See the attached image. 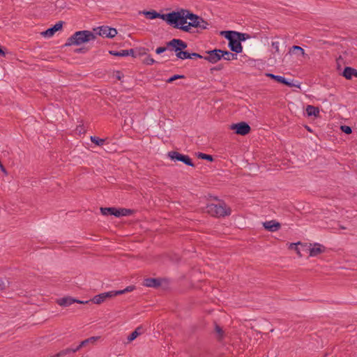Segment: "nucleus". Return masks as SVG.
I'll use <instances>...</instances> for the list:
<instances>
[{
  "label": "nucleus",
  "mask_w": 357,
  "mask_h": 357,
  "mask_svg": "<svg viewBox=\"0 0 357 357\" xmlns=\"http://www.w3.org/2000/svg\"><path fill=\"white\" fill-rule=\"evenodd\" d=\"M191 12L188 10L181 9L178 11H172L167 13V23L175 29H178L184 32L192 33L195 31L188 27L187 20L190 19Z\"/></svg>",
  "instance_id": "nucleus-1"
},
{
  "label": "nucleus",
  "mask_w": 357,
  "mask_h": 357,
  "mask_svg": "<svg viewBox=\"0 0 357 357\" xmlns=\"http://www.w3.org/2000/svg\"><path fill=\"white\" fill-rule=\"evenodd\" d=\"M96 38V36L90 31H78L68 38L65 46L80 45L82 43L89 42Z\"/></svg>",
  "instance_id": "nucleus-2"
},
{
  "label": "nucleus",
  "mask_w": 357,
  "mask_h": 357,
  "mask_svg": "<svg viewBox=\"0 0 357 357\" xmlns=\"http://www.w3.org/2000/svg\"><path fill=\"white\" fill-rule=\"evenodd\" d=\"M206 212L211 216L220 218L229 215L231 213L230 207L222 201L218 204H209L206 206Z\"/></svg>",
  "instance_id": "nucleus-3"
},
{
  "label": "nucleus",
  "mask_w": 357,
  "mask_h": 357,
  "mask_svg": "<svg viewBox=\"0 0 357 357\" xmlns=\"http://www.w3.org/2000/svg\"><path fill=\"white\" fill-rule=\"evenodd\" d=\"M135 289L134 285H130L122 290L111 291L108 292H104L95 296L89 302H93L95 304H100L104 302L107 298H112L114 296L121 295L123 294L130 292Z\"/></svg>",
  "instance_id": "nucleus-4"
},
{
  "label": "nucleus",
  "mask_w": 357,
  "mask_h": 357,
  "mask_svg": "<svg viewBox=\"0 0 357 357\" xmlns=\"http://www.w3.org/2000/svg\"><path fill=\"white\" fill-rule=\"evenodd\" d=\"M100 211L104 215H113L116 217L128 216L130 215L133 213V211L131 209L116 208L114 207H101Z\"/></svg>",
  "instance_id": "nucleus-5"
},
{
  "label": "nucleus",
  "mask_w": 357,
  "mask_h": 357,
  "mask_svg": "<svg viewBox=\"0 0 357 357\" xmlns=\"http://www.w3.org/2000/svg\"><path fill=\"white\" fill-rule=\"evenodd\" d=\"M167 156L174 162H181L183 164L194 167L195 164L188 155L182 154L178 151H172L167 153Z\"/></svg>",
  "instance_id": "nucleus-6"
},
{
  "label": "nucleus",
  "mask_w": 357,
  "mask_h": 357,
  "mask_svg": "<svg viewBox=\"0 0 357 357\" xmlns=\"http://www.w3.org/2000/svg\"><path fill=\"white\" fill-rule=\"evenodd\" d=\"M166 45L168 49L175 52L176 54L179 52L181 50H185L188 47V44L185 41L178 38L172 39L167 42Z\"/></svg>",
  "instance_id": "nucleus-7"
},
{
  "label": "nucleus",
  "mask_w": 357,
  "mask_h": 357,
  "mask_svg": "<svg viewBox=\"0 0 357 357\" xmlns=\"http://www.w3.org/2000/svg\"><path fill=\"white\" fill-rule=\"evenodd\" d=\"M230 128L234 130L236 134L240 135H246L251 130L250 126L243 121L231 124Z\"/></svg>",
  "instance_id": "nucleus-8"
},
{
  "label": "nucleus",
  "mask_w": 357,
  "mask_h": 357,
  "mask_svg": "<svg viewBox=\"0 0 357 357\" xmlns=\"http://www.w3.org/2000/svg\"><path fill=\"white\" fill-rule=\"evenodd\" d=\"M207 56H204V59L211 63H216L222 59V50L215 49L206 52Z\"/></svg>",
  "instance_id": "nucleus-9"
},
{
  "label": "nucleus",
  "mask_w": 357,
  "mask_h": 357,
  "mask_svg": "<svg viewBox=\"0 0 357 357\" xmlns=\"http://www.w3.org/2000/svg\"><path fill=\"white\" fill-rule=\"evenodd\" d=\"M97 29H98L97 34L105 38H112L117 34V31L116 29L111 28L107 26H102L98 27Z\"/></svg>",
  "instance_id": "nucleus-10"
},
{
  "label": "nucleus",
  "mask_w": 357,
  "mask_h": 357,
  "mask_svg": "<svg viewBox=\"0 0 357 357\" xmlns=\"http://www.w3.org/2000/svg\"><path fill=\"white\" fill-rule=\"evenodd\" d=\"M63 24V22L59 21L57 23H56L54 26H52V27L47 29L45 31H43L41 33V35L46 38L52 37L54 36V34L56 31H58L62 29Z\"/></svg>",
  "instance_id": "nucleus-11"
},
{
  "label": "nucleus",
  "mask_w": 357,
  "mask_h": 357,
  "mask_svg": "<svg viewBox=\"0 0 357 357\" xmlns=\"http://www.w3.org/2000/svg\"><path fill=\"white\" fill-rule=\"evenodd\" d=\"M75 303L84 304L89 303V301H81L79 300H77L71 297H63L57 300V303L59 305L64 307L70 306V305Z\"/></svg>",
  "instance_id": "nucleus-12"
},
{
  "label": "nucleus",
  "mask_w": 357,
  "mask_h": 357,
  "mask_svg": "<svg viewBox=\"0 0 357 357\" xmlns=\"http://www.w3.org/2000/svg\"><path fill=\"white\" fill-rule=\"evenodd\" d=\"M142 13L149 20L160 18L162 20H165L167 22V14H160L154 10H144Z\"/></svg>",
  "instance_id": "nucleus-13"
},
{
  "label": "nucleus",
  "mask_w": 357,
  "mask_h": 357,
  "mask_svg": "<svg viewBox=\"0 0 357 357\" xmlns=\"http://www.w3.org/2000/svg\"><path fill=\"white\" fill-rule=\"evenodd\" d=\"M312 248L309 249L310 257H317L318 255L325 252L326 248L323 245L314 243Z\"/></svg>",
  "instance_id": "nucleus-14"
},
{
  "label": "nucleus",
  "mask_w": 357,
  "mask_h": 357,
  "mask_svg": "<svg viewBox=\"0 0 357 357\" xmlns=\"http://www.w3.org/2000/svg\"><path fill=\"white\" fill-rule=\"evenodd\" d=\"M264 227L269 231H276L280 229V224L275 220L266 221L263 223Z\"/></svg>",
  "instance_id": "nucleus-15"
},
{
  "label": "nucleus",
  "mask_w": 357,
  "mask_h": 357,
  "mask_svg": "<svg viewBox=\"0 0 357 357\" xmlns=\"http://www.w3.org/2000/svg\"><path fill=\"white\" fill-rule=\"evenodd\" d=\"M162 284V280L160 278H146L143 282V285L148 287H159Z\"/></svg>",
  "instance_id": "nucleus-16"
},
{
  "label": "nucleus",
  "mask_w": 357,
  "mask_h": 357,
  "mask_svg": "<svg viewBox=\"0 0 357 357\" xmlns=\"http://www.w3.org/2000/svg\"><path fill=\"white\" fill-rule=\"evenodd\" d=\"M266 75L268 77H270L272 79L275 80L278 83L282 84L285 86H292L293 84H291L290 82L287 80V79L284 77L280 76V75H275L272 73H266Z\"/></svg>",
  "instance_id": "nucleus-17"
},
{
  "label": "nucleus",
  "mask_w": 357,
  "mask_h": 357,
  "mask_svg": "<svg viewBox=\"0 0 357 357\" xmlns=\"http://www.w3.org/2000/svg\"><path fill=\"white\" fill-rule=\"evenodd\" d=\"M230 50L236 53H241L243 51V47L241 43L236 38L234 40H230L228 44Z\"/></svg>",
  "instance_id": "nucleus-18"
},
{
  "label": "nucleus",
  "mask_w": 357,
  "mask_h": 357,
  "mask_svg": "<svg viewBox=\"0 0 357 357\" xmlns=\"http://www.w3.org/2000/svg\"><path fill=\"white\" fill-rule=\"evenodd\" d=\"M190 16V22L188 24V27H190L192 29V27L197 29L198 26H200L199 22H200L202 17L199 16L196 14H194L192 12H191V15Z\"/></svg>",
  "instance_id": "nucleus-19"
},
{
  "label": "nucleus",
  "mask_w": 357,
  "mask_h": 357,
  "mask_svg": "<svg viewBox=\"0 0 357 357\" xmlns=\"http://www.w3.org/2000/svg\"><path fill=\"white\" fill-rule=\"evenodd\" d=\"M100 338V336H93L91 337H89L83 341H82L78 346H77V349L79 350L82 347H85L89 344H94L97 340H98Z\"/></svg>",
  "instance_id": "nucleus-20"
},
{
  "label": "nucleus",
  "mask_w": 357,
  "mask_h": 357,
  "mask_svg": "<svg viewBox=\"0 0 357 357\" xmlns=\"http://www.w3.org/2000/svg\"><path fill=\"white\" fill-rule=\"evenodd\" d=\"M342 75L347 79H351L353 77H357V70L351 67L347 66L342 72Z\"/></svg>",
  "instance_id": "nucleus-21"
},
{
  "label": "nucleus",
  "mask_w": 357,
  "mask_h": 357,
  "mask_svg": "<svg viewBox=\"0 0 357 357\" xmlns=\"http://www.w3.org/2000/svg\"><path fill=\"white\" fill-rule=\"evenodd\" d=\"M305 111L308 116H314L315 117H317L319 115V107L313 105H307L306 107Z\"/></svg>",
  "instance_id": "nucleus-22"
},
{
  "label": "nucleus",
  "mask_w": 357,
  "mask_h": 357,
  "mask_svg": "<svg viewBox=\"0 0 357 357\" xmlns=\"http://www.w3.org/2000/svg\"><path fill=\"white\" fill-rule=\"evenodd\" d=\"M144 328L142 326L137 327L133 332H132L128 337V342H132L135 340L139 335L142 334Z\"/></svg>",
  "instance_id": "nucleus-23"
},
{
  "label": "nucleus",
  "mask_w": 357,
  "mask_h": 357,
  "mask_svg": "<svg viewBox=\"0 0 357 357\" xmlns=\"http://www.w3.org/2000/svg\"><path fill=\"white\" fill-rule=\"evenodd\" d=\"M221 56H222V58H223L226 61L237 59L236 54H234V53H231V52H230L229 51H226V50H222Z\"/></svg>",
  "instance_id": "nucleus-24"
},
{
  "label": "nucleus",
  "mask_w": 357,
  "mask_h": 357,
  "mask_svg": "<svg viewBox=\"0 0 357 357\" xmlns=\"http://www.w3.org/2000/svg\"><path fill=\"white\" fill-rule=\"evenodd\" d=\"M79 351L78 349H77V347H75V348H67L66 349H63L62 351H61L60 352H59L58 354H56L54 357H63L64 356H66L68 354H70L71 353H75L76 351ZM54 357V356H53Z\"/></svg>",
  "instance_id": "nucleus-25"
},
{
  "label": "nucleus",
  "mask_w": 357,
  "mask_h": 357,
  "mask_svg": "<svg viewBox=\"0 0 357 357\" xmlns=\"http://www.w3.org/2000/svg\"><path fill=\"white\" fill-rule=\"evenodd\" d=\"M289 54H301L302 56H305V50L300 46L294 45L289 50Z\"/></svg>",
  "instance_id": "nucleus-26"
},
{
  "label": "nucleus",
  "mask_w": 357,
  "mask_h": 357,
  "mask_svg": "<svg viewBox=\"0 0 357 357\" xmlns=\"http://www.w3.org/2000/svg\"><path fill=\"white\" fill-rule=\"evenodd\" d=\"M221 35L224 36L229 42L230 40L236 39V31H224L221 32Z\"/></svg>",
  "instance_id": "nucleus-27"
},
{
  "label": "nucleus",
  "mask_w": 357,
  "mask_h": 357,
  "mask_svg": "<svg viewBox=\"0 0 357 357\" xmlns=\"http://www.w3.org/2000/svg\"><path fill=\"white\" fill-rule=\"evenodd\" d=\"M199 24H200V26H198V28H197V33H199L203 30L208 29L209 24L203 17H201Z\"/></svg>",
  "instance_id": "nucleus-28"
},
{
  "label": "nucleus",
  "mask_w": 357,
  "mask_h": 357,
  "mask_svg": "<svg viewBox=\"0 0 357 357\" xmlns=\"http://www.w3.org/2000/svg\"><path fill=\"white\" fill-rule=\"evenodd\" d=\"M250 38V36L248 33H240V32L236 31V38L238 40H239L240 43H241L242 41H245V40H247Z\"/></svg>",
  "instance_id": "nucleus-29"
},
{
  "label": "nucleus",
  "mask_w": 357,
  "mask_h": 357,
  "mask_svg": "<svg viewBox=\"0 0 357 357\" xmlns=\"http://www.w3.org/2000/svg\"><path fill=\"white\" fill-rule=\"evenodd\" d=\"M109 54L115 56H127L128 52L125 51V50H122L120 51L110 50L109 51Z\"/></svg>",
  "instance_id": "nucleus-30"
},
{
  "label": "nucleus",
  "mask_w": 357,
  "mask_h": 357,
  "mask_svg": "<svg viewBox=\"0 0 357 357\" xmlns=\"http://www.w3.org/2000/svg\"><path fill=\"white\" fill-rule=\"evenodd\" d=\"M91 141L94 143L97 146H102L105 142V139L99 138L96 136H91Z\"/></svg>",
  "instance_id": "nucleus-31"
},
{
  "label": "nucleus",
  "mask_w": 357,
  "mask_h": 357,
  "mask_svg": "<svg viewBox=\"0 0 357 357\" xmlns=\"http://www.w3.org/2000/svg\"><path fill=\"white\" fill-rule=\"evenodd\" d=\"M176 56L178 59H183V60L190 59V53L186 51H183V50H181L179 52H177V54H176Z\"/></svg>",
  "instance_id": "nucleus-32"
},
{
  "label": "nucleus",
  "mask_w": 357,
  "mask_h": 357,
  "mask_svg": "<svg viewBox=\"0 0 357 357\" xmlns=\"http://www.w3.org/2000/svg\"><path fill=\"white\" fill-rule=\"evenodd\" d=\"M198 158L200 159L206 160L210 162H212L213 160V158L211 155L203 153H199Z\"/></svg>",
  "instance_id": "nucleus-33"
},
{
  "label": "nucleus",
  "mask_w": 357,
  "mask_h": 357,
  "mask_svg": "<svg viewBox=\"0 0 357 357\" xmlns=\"http://www.w3.org/2000/svg\"><path fill=\"white\" fill-rule=\"evenodd\" d=\"M215 331L218 333L219 339L222 338L224 335V331L222 328L217 324H215Z\"/></svg>",
  "instance_id": "nucleus-34"
},
{
  "label": "nucleus",
  "mask_w": 357,
  "mask_h": 357,
  "mask_svg": "<svg viewBox=\"0 0 357 357\" xmlns=\"http://www.w3.org/2000/svg\"><path fill=\"white\" fill-rule=\"evenodd\" d=\"M185 78V76L183 75H174L173 76H172L171 77H169L167 80V83H172L173 82L174 80H176L178 79H184Z\"/></svg>",
  "instance_id": "nucleus-35"
},
{
  "label": "nucleus",
  "mask_w": 357,
  "mask_h": 357,
  "mask_svg": "<svg viewBox=\"0 0 357 357\" xmlns=\"http://www.w3.org/2000/svg\"><path fill=\"white\" fill-rule=\"evenodd\" d=\"M340 130L347 134V135H349L352 132V129L350 126H340Z\"/></svg>",
  "instance_id": "nucleus-36"
},
{
  "label": "nucleus",
  "mask_w": 357,
  "mask_h": 357,
  "mask_svg": "<svg viewBox=\"0 0 357 357\" xmlns=\"http://www.w3.org/2000/svg\"><path fill=\"white\" fill-rule=\"evenodd\" d=\"M156 61L151 57L150 55H148V56L144 60L143 63L146 65H152L155 63Z\"/></svg>",
  "instance_id": "nucleus-37"
},
{
  "label": "nucleus",
  "mask_w": 357,
  "mask_h": 357,
  "mask_svg": "<svg viewBox=\"0 0 357 357\" xmlns=\"http://www.w3.org/2000/svg\"><path fill=\"white\" fill-rule=\"evenodd\" d=\"M271 46L272 48L274 50V53L280 54L279 42H272Z\"/></svg>",
  "instance_id": "nucleus-38"
},
{
  "label": "nucleus",
  "mask_w": 357,
  "mask_h": 357,
  "mask_svg": "<svg viewBox=\"0 0 357 357\" xmlns=\"http://www.w3.org/2000/svg\"><path fill=\"white\" fill-rule=\"evenodd\" d=\"M190 59H204V56H202L201 54L198 53H190Z\"/></svg>",
  "instance_id": "nucleus-39"
},
{
  "label": "nucleus",
  "mask_w": 357,
  "mask_h": 357,
  "mask_svg": "<svg viewBox=\"0 0 357 357\" xmlns=\"http://www.w3.org/2000/svg\"><path fill=\"white\" fill-rule=\"evenodd\" d=\"M168 49L167 46L166 47H159L155 50V53L158 54H160L165 52Z\"/></svg>",
  "instance_id": "nucleus-40"
},
{
  "label": "nucleus",
  "mask_w": 357,
  "mask_h": 357,
  "mask_svg": "<svg viewBox=\"0 0 357 357\" xmlns=\"http://www.w3.org/2000/svg\"><path fill=\"white\" fill-rule=\"evenodd\" d=\"M114 73V76L118 80H121L123 77V74L119 70L116 71Z\"/></svg>",
  "instance_id": "nucleus-41"
},
{
  "label": "nucleus",
  "mask_w": 357,
  "mask_h": 357,
  "mask_svg": "<svg viewBox=\"0 0 357 357\" xmlns=\"http://www.w3.org/2000/svg\"><path fill=\"white\" fill-rule=\"evenodd\" d=\"M147 51H148V50L146 49V48H144V47L143 48H140V49H139L138 54L139 56L145 55V54H146V52Z\"/></svg>",
  "instance_id": "nucleus-42"
},
{
  "label": "nucleus",
  "mask_w": 357,
  "mask_h": 357,
  "mask_svg": "<svg viewBox=\"0 0 357 357\" xmlns=\"http://www.w3.org/2000/svg\"><path fill=\"white\" fill-rule=\"evenodd\" d=\"M125 51L128 52V56H132V57H136V56L134 53L133 49L125 50Z\"/></svg>",
  "instance_id": "nucleus-43"
},
{
  "label": "nucleus",
  "mask_w": 357,
  "mask_h": 357,
  "mask_svg": "<svg viewBox=\"0 0 357 357\" xmlns=\"http://www.w3.org/2000/svg\"><path fill=\"white\" fill-rule=\"evenodd\" d=\"M88 50V49L85 48V47H81V48H78L75 50V52L77 53H85Z\"/></svg>",
  "instance_id": "nucleus-44"
},
{
  "label": "nucleus",
  "mask_w": 357,
  "mask_h": 357,
  "mask_svg": "<svg viewBox=\"0 0 357 357\" xmlns=\"http://www.w3.org/2000/svg\"><path fill=\"white\" fill-rule=\"evenodd\" d=\"M298 245H303L301 242H298L296 243H290L289 245V249H295L296 247L298 246Z\"/></svg>",
  "instance_id": "nucleus-45"
},
{
  "label": "nucleus",
  "mask_w": 357,
  "mask_h": 357,
  "mask_svg": "<svg viewBox=\"0 0 357 357\" xmlns=\"http://www.w3.org/2000/svg\"><path fill=\"white\" fill-rule=\"evenodd\" d=\"M295 251L296 252L297 255H298L299 257H302V255L301 253V251L299 250V248L297 247H296V248L294 249Z\"/></svg>",
  "instance_id": "nucleus-46"
},
{
  "label": "nucleus",
  "mask_w": 357,
  "mask_h": 357,
  "mask_svg": "<svg viewBox=\"0 0 357 357\" xmlns=\"http://www.w3.org/2000/svg\"><path fill=\"white\" fill-rule=\"evenodd\" d=\"M0 56H6V53H5L4 50L1 47H0Z\"/></svg>",
  "instance_id": "nucleus-47"
},
{
  "label": "nucleus",
  "mask_w": 357,
  "mask_h": 357,
  "mask_svg": "<svg viewBox=\"0 0 357 357\" xmlns=\"http://www.w3.org/2000/svg\"><path fill=\"white\" fill-rule=\"evenodd\" d=\"M214 69L215 70H220V69H222V66H220L218 67L215 68Z\"/></svg>",
  "instance_id": "nucleus-48"
},
{
  "label": "nucleus",
  "mask_w": 357,
  "mask_h": 357,
  "mask_svg": "<svg viewBox=\"0 0 357 357\" xmlns=\"http://www.w3.org/2000/svg\"><path fill=\"white\" fill-rule=\"evenodd\" d=\"M340 228H341L342 229H346V227H344V226H340Z\"/></svg>",
  "instance_id": "nucleus-49"
}]
</instances>
